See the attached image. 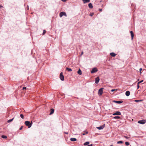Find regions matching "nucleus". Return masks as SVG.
Instances as JSON below:
<instances>
[{"instance_id":"obj_1","label":"nucleus","mask_w":146,"mask_h":146,"mask_svg":"<svg viewBox=\"0 0 146 146\" xmlns=\"http://www.w3.org/2000/svg\"><path fill=\"white\" fill-rule=\"evenodd\" d=\"M25 124L26 126H28V128H30L31 127L33 124V122L32 121L30 122L29 121H27L25 122Z\"/></svg>"},{"instance_id":"obj_2","label":"nucleus","mask_w":146,"mask_h":146,"mask_svg":"<svg viewBox=\"0 0 146 146\" xmlns=\"http://www.w3.org/2000/svg\"><path fill=\"white\" fill-rule=\"evenodd\" d=\"M104 88H102L100 89L98 92V94L99 96H101L103 93V90L104 89Z\"/></svg>"},{"instance_id":"obj_3","label":"nucleus","mask_w":146,"mask_h":146,"mask_svg":"<svg viewBox=\"0 0 146 146\" xmlns=\"http://www.w3.org/2000/svg\"><path fill=\"white\" fill-rule=\"evenodd\" d=\"M98 71L97 68L96 67H94L92 68L91 71V73L93 74L96 73Z\"/></svg>"},{"instance_id":"obj_4","label":"nucleus","mask_w":146,"mask_h":146,"mask_svg":"<svg viewBox=\"0 0 146 146\" xmlns=\"http://www.w3.org/2000/svg\"><path fill=\"white\" fill-rule=\"evenodd\" d=\"M63 16L67 17L66 13L62 11L60 13L59 16L60 17H62Z\"/></svg>"},{"instance_id":"obj_5","label":"nucleus","mask_w":146,"mask_h":146,"mask_svg":"<svg viewBox=\"0 0 146 146\" xmlns=\"http://www.w3.org/2000/svg\"><path fill=\"white\" fill-rule=\"evenodd\" d=\"M146 122V121L145 119H143L141 120H139L138 121V123L141 124H144Z\"/></svg>"},{"instance_id":"obj_6","label":"nucleus","mask_w":146,"mask_h":146,"mask_svg":"<svg viewBox=\"0 0 146 146\" xmlns=\"http://www.w3.org/2000/svg\"><path fill=\"white\" fill-rule=\"evenodd\" d=\"M60 78L61 80L62 81H64V75L63 74V73L62 72H61L60 73Z\"/></svg>"},{"instance_id":"obj_7","label":"nucleus","mask_w":146,"mask_h":146,"mask_svg":"<svg viewBox=\"0 0 146 146\" xmlns=\"http://www.w3.org/2000/svg\"><path fill=\"white\" fill-rule=\"evenodd\" d=\"M105 124H104L100 126L99 127H97L96 128L99 130H100L103 129L105 127Z\"/></svg>"},{"instance_id":"obj_8","label":"nucleus","mask_w":146,"mask_h":146,"mask_svg":"<svg viewBox=\"0 0 146 146\" xmlns=\"http://www.w3.org/2000/svg\"><path fill=\"white\" fill-rule=\"evenodd\" d=\"M121 112L119 111H116L115 113H113V115H121Z\"/></svg>"},{"instance_id":"obj_9","label":"nucleus","mask_w":146,"mask_h":146,"mask_svg":"<svg viewBox=\"0 0 146 146\" xmlns=\"http://www.w3.org/2000/svg\"><path fill=\"white\" fill-rule=\"evenodd\" d=\"M112 102H113L115 103L118 104H120L122 103L123 102V101L122 100L116 101L115 100H113Z\"/></svg>"},{"instance_id":"obj_10","label":"nucleus","mask_w":146,"mask_h":146,"mask_svg":"<svg viewBox=\"0 0 146 146\" xmlns=\"http://www.w3.org/2000/svg\"><path fill=\"white\" fill-rule=\"evenodd\" d=\"M100 80V79L98 76L97 77L95 78V82L96 84H97L98 83Z\"/></svg>"},{"instance_id":"obj_11","label":"nucleus","mask_w":146,"mask_h":146,"mask_svg":"<svg viewBox=\"0 0 146 146\" xmlns=\"http://www.w3.org/2000/svg\"><path fill=\"white\" fill-rule=\"evenodd\" d=\"M54 110L53 108H51L50 110V112L49 113L50 115H51L53 114L54 112Z\"/></svg>"},{"instance_id":"obj_12","label":"nucleus","mask_w":146,"mask_h":146,"mask_svg":"<svg viewBox=\"0 0 146 146\" xmlns=\"http://www.w3.org/2000/svg\"><path fill=\"white\" fill-rule=\"evenodd\" d=\"M130 33L131 34V39L132 40H133V39L134 36L133 32L132 31H130Z\"/></svg>"},{"instance_id":"obj_13","label":"nucleus","mask_w":146,"mask_h":146,"mask_svg":"<svg viewBox=\"0 0 146 146\" xmlns=\"http://www.w3.org/2000/svg\"><path fill=\"white\" fill-rule=\"evenodd\" d=\"M125 95L127 96H128L130 95V92L129 91H127L125 93Z\"/></svg>"},{"instance_id":"obj_14","label":"nucleus","mask_w":146,"mask_h":146,"mask_svg":"<svg viewBox=\"0 0 146 146\" xmlns=\"http://www.w3.org/2000/svg\"><path fill=\"white\" fill-rule=\"evenodd\" d=\"M110 55L111 56L113 57H115L116 55V54L113 52H111L110 53Z\"/></svg>"},{"instance_id":"obj_15","label":"nucleus","mask_w":146,"mask_h":146,"mask_svg":"<svg viewBox=\"0 0 146 146\" xmlns=\"http://www.w3.org/2000/svg\"><path fill=\"white\" fill-rule=\"evenodd\" d=\"M77 73L79 75H81L82 74V71L80 68H79L78 71L77 72Z\"/></svg>"},{"instance_id":"obj_16","label":"nucleus","mask_w":146,"mask_h":146,"mask_svg":"<svg viewBox=\"0 0 146 146\" xmlns=\"http://www.w3.org/2000/svg\"><path fill=\"white\" fill-rule=\"evenodd\" d=\"M88 6L90 9H92L93 7L92 4L91 3H89Z\"/></svg>"},{"instance_id":"obj_17","label":"nucleus","mask_w":146,"mask_h":146,"mask_svg":"<svg viewBox=\"0 0 146 146\" xmlns=\"http://www.w3.org/2000/svg\"><path fill=\"white\" fill-rule=\"evenodd\" d=\"M82 1L83 2V3L84 4L89 3L90 1V0H82Z\"/></svg>"},{"instance_id":"obj_18","label":"nucleus","mask_w":146,"mask_h":146,"mask_svg":"<svg viewBox=\"0 0 146 146\" xmlns=\"http://www.w3.org/2000/svg\"><path fill=\"white\" fill-rule=\"evenodd\" d=\"M70 140L72 141H77V139L76 138H70Z\"/></svg>"},{"instance_id":"obj_19","label":"nucleus","mask_w":146,"mask_h":146,"mask_svg":"<svg viewBox=\"0 0 146 146\" xmlns=\"http://www.w3.org/2000/svg\"><path fill=\"white\" fill-rule=\"evenodd\" d=\"M66 70L68 71V72H71L72 71V69L70 68H69L68 67H66Z\"/></svg>"},{"instance_id":"obj_20","label":"nucleus","mask_w":146,"mask_h":146,"mask_svg":"<svg viewBox=\"0 0 146 146\" xmlns=\"http://www.w3.org/2000/svg\"><path fill=\"white\" fill-rule=\"evenodd\" d=\"M113 118L115 119H121V117L119 116H117L113 117Z\"/></svg>"},{"instance_id":"obj_21","label":"nucleus","mask_w":146,"mask_h":146,"mask_svg":"<svg viewBox=\"0 0 146 146\" xmlns=\"http://www.w3.org/2000/svg\"><path fill=\"white\" fill-rule=\"evenodd\" d=\"M89 143H90L89 142L86 141L84 143V145L85 146H87V145H89Z\"/></svg>"},{"instance_id":"obj_22","label":"nucleus","mask_w":146,"mask_h":146,"mask_svg":"<svg viewBox=\"0 0 146 146\" xmlns=\"http://www.w3.org/2000/svg\"><path fill=\"white\" fill-rule=\"evenodd\" d=\"M1 137L3 139H6L7 138V136L4 135H2Z\"/></svg>"},{"instance_id":"obj_23","label":"nucleus","mask_w":146,"mask_h":146,"mask_svg":"<svg viewBox=\"0 0 146 146\" xmlns=\"http://www.w3.org/2000/svg\"><path fill=\"white\" fill-rule=\"evenodd\" d=\"M88 132L87 131H84V133H82V135H84L86 134H87L88 133Z\"/></svg>"},{"instance_id":"obj_24","label":"nucleus","mask_w":146,"mask_h":146,"mask_svg":"<svg viewBox=\"0 0 146 146\" xmlns=\"http://www.w3.org/2000/svg\"><path fill=\"white\" fill-rule=\"evenodd\" d=\"M14 119V118H13L12 119H9V120L7 121V122L10 123V122H11L12 121H13Z\"/></svg>"},{"instance_id":"obj_25","label":"nucleus","mask_w":146,"mask_h":146,"mask_svg":"<svg viewBox=\"0 0 146 146\" xmlns=\"http://www.w3.org/2000/svg\"><path fill=\"white\" fill-rule=\"evenodd\" d=\"M123 143V141H119L117 142V143L118 144H122Z\"/></svg>"},{"instance_id":"obj_26","label":"nucleus","mask_w":146,"mask_h":146,"mask_svg":"<svg viewBox=\"0 0 146 146\" xmlns=\"http://www.w3.org/2000/svg\"><path fill=\"white\" fill-rule=\"evenodd\" d=\"M142 100H134V101L136 102H140L143 101Z\"/></svg>"},{"instance_id":"obj_27","label":"nucleus","mask_w":146,"mask_h":146,"mask_svg":"<svg viewBox=\"0 0 146 146\" xmlns=\"http://www.w3.org/2000/svg\"><path fill=\"white\" fill-rule=\"evenodd\" d=\"M125 143L126 146H128L129 145V143L128 142H125Z\"/></svg>"},{"instance_id":"obj_28","label":"nucleus","mask_w":146,"mask_h":146,"mask_svg":"<svg viewBox=\"0 0 146 146\" xmlns=\"http://www.w3.org/2000/svg\"><path fill=\"white\" fill-rule=\"evenodd\" d=\"M118 89H112L111 90V91L112 92H113L115 91H117V90H118Z\"/></svg>"},{"instance_id":"obj_29","label":"nucleus","mask_w":146,"mask_h":146,"mask_svg":"<svg viewBox=\"0 0 146 146\" xmlns=\"http://www.w3.org/2000/svg\"><path fill=\"white\" fill-rule=\"evenodd\" d=\"M94 13H91L89 15L91 17H92L94 15Z\"/></svg>"},{"instance_id":"obj_30","label":"nucleus","mask_w":146,"mask_h":146,"mask_svg":"<svg viewBox=\"0 0 146 146\" xmlns=\"http://www.w3.org/2000/svg\"><path fill=\"white\" fill-rule=\"evenodd\" d=\"M143 82V80H141V81H139V82L137 83V84H139L140 83L142 82Z\"/></svg>"},{"instance_id":"obj_31","label":"nucleus","mask_w":146,"mask_h":146,"mask_svg":"<svg viewBox=\"0 0 146 146\" xmlns=\"http://www.w3.org/2000/svg\"><path fill=\"white\" fill-rule=\"evenodd\" d=\"M20 116L22 119L24 118V115H23V114H21L20 115Z\"/></svg>"},{"instance_id":"obj_32","label":"nucleus","mask_w":146,"mask_h":146,"mask_svg":"<svg viewBox=\"0 0 146 146\" xmlns=\"http://www.w3.org/2000/svg\"><path fill=\"white\" fill-rule=\"evenodd\" d=\"M46 31L45 30H44L43 31V33H42V35H44L45 34V33H46Z\"/></svg>"},{"instance_id":"obj_33","label":"nucleus","mask_w":146,"mask_h":146,"mask_svg":"<svg viewBox=\"0 0 146 146\" xmlns=\"http://www.w3.org/2000/svg\"><path fill=\"white\" fill-rule=\"evenodd\" d=\"M142 69L141 68H140L139 69V72L140 74H141L142 73V72H141V71L142 70Z\"/></svg>"},{"instance_id":"obj_34","label":"nucleus","mask_w":146,"mask_h":146,"mask_svg":"<svg viewBox=\"0 0 146 146\" xmlns=\"http://www.w3.org/2000/svg\"><path fill=\"white\" fill-rule=\"evenodd\" d=\"M23 126H22L20 128H19V130H21L23 128Z\"/></svg>"},{"instance_id":"obj_35","label":"nucleus","mask_w":146,"mask_h":146,"mask_svg":"<svg viewBox=\"0 0 146 146\" xmlns=\"http://www.w3.org/2000/svg\"><path fill=\"white\" fill-rule=\"evenodd\" d=\"M137 89H138L139 88V84H137Z\"/></svg>"},{"instance_id":"obj_36","label":"nucleus","mask_w":146,"mask_h":146,"mask_svg":"<svg viewBox=\"0 0 146 146\" xmlns=\"http://www.w3.org/2000/svg\"><path fill=\"white\" fill-rule=\"evenodd\" d=\"M124 137L127 139H128L129 138V137L127 136H125Z\"/></svg>"},{"instance_id":"obj_37","label":"nucleus","mask_w":146,"mask_h":146,"mask_svg":"<svg viewBox=\"0 0 146 146\" xmlns=\"http://www.w3.org/2000/svg\"><path fill=\"white\" fill-rule=\"evenodd\" d=\"M26 89V87H23V90H25Z\"/></svg>"},{"instance_id":"obj_38","label":"nucleus","mask_w":146,"mask_h":146,"mask_svg":"<svg viewBox=\"0 0 146 146\" xmlns=\"http://www.w3.org/2000/svg\"><path fill=\"white\" fill-rule=\"evenodd\" d=\"M27 9L28 10H29V8L28 5H27Z\"/></svg>"},{"instance_id":"obj_39","label":"nucleus","mask_w":146,"mask_h":146,"mask_svg":"<svg viewBox=\"0 0 146 146\" xmlns=\"http://www.w3.org/2000/svg\"><path fill=\"white\" fill-rule=\"evenodd\" d=\"M99 11L100 12H101L102 11V9H99Z\"/></svg>"},{"instance_id":"obj_40","label":"nucleus","mask_w":146,"mask_h":146,"mask_svg":"<svg viewBox=\"0 0 146 146\" xmlns=\"http://www.w3.org/2000/svg\"><path fill=\"white\" fill-rule=\"evenodd\" d=\"M92 146V144H90V145H87L86 146Z\"/></svg>"},{"instance_id":"obj_41","label":"nucleus","mask_w":146,"mask_h":146,"mask_svg":"<svg viewBox=\"0 0 146 146\" xmlns=\"http://www.w3.org/2000/svg\"><path fill=\"white\" fill-rule=\"evenodd\" d=\"M64 133L65 134H68V132H64Z\"/></svg>"},{"instance_id":"obj_42","label":"nucleus","mask_w":146,"mask_h":146,"mask_svg":"<svg viewBox=\"0 0 146 146\" xmlns=\"http://www.w3.org/2000/svg\"><path fill=\"white\" fill-rule=\"evenodd\" d=\"M83 54V52H81V55H82Z\"/></svg>"},{"instance_id":"obj_43","label":"nucleus","mask_w":146,"mask_h":146,"mask_svg":"<svg viewBox=\"0 0 146 146\" xmlns=\"http://www.w3.org/2000/svg\"><path fill=\"white\" fill-rule=\"evenodd\" d=\"M139 79L138 78L137 79V81H139Z\"/></svg>"},{"instance_id":"obj_44","label":"nucleus","mask_w":146,"mask_h":146,"mask_svg":"<svg viewBox=\"0 0 146 146\" xmlns=\"http://www.w3.org/2000/svg\"><path fill=\"white\" fill-rule=\"evenodd\" d=\"M110 146H113V145H110Z\"/></svg>"}]
</instances>
